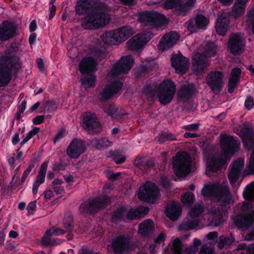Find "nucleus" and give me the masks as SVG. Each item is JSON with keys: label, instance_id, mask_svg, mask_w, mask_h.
<instances>
[{"label": "nucleus", "instance_id": "47", "mask_svg": "<svg viewBox=\"0 0 254 254\" xmlns=\"http://www.w3.org/2000/svg\"><path fill=\"white\" fill-rule=\"evenodd\" d=\"M95 144L96 147L98 149L101 150L110 146L112 144V142L108 138H103L97 139Z\"/></svg>", "mask_w": 254, "mask_h": 254}, {"label": "nucleus", "instance_id": "21", "mask_svg": "<svg viewBox=\"0 0 254 254\" xmlns=\"http://www.w3.org/2000/svg\"><path fill=\"white\" fill-rule=\"evenodd\" d=\"M239 134L242 136L244 141L248 145L254 144V130L250 128L248 125L244 124L238 127Z\"/></svg>", "mask_w": 254, "mask_h": 254}, {"label": "nucleus", "instance_id": "5", "mask_svg": "<svg viewBox=\"0 0 254 254\" xmlns=\"http://www.w3.org/2000/svg\"><path fill=\"white\" fill-rule=\"evenodd\" d=\"M20 67L19 59L13 55L0 59V87L7 84L10 80V73L16 72Z\"/></svg>", "mask_w": 254, "mask_h": 254}, {"label": "nucleus", "instance_id": "59", "mask_svg": "<svg viewBox=\"0 0 254 254\" xmlns=\"http://www.w3.org/2000/svg\"><path fill=\"white\" fill-rule=\"evenodd\" d=\"M140 215L138 214L137 209L130 210L127 215V218L129 220L139 219Z\"/></svg>", "mask_w": 254, "mask_h": 254}, {"label": "nucleus", "instance_id": "39", "mask_svg": "<svg viewBox=\"0 0 254 254\" xmlns=\"http://www.w3.org/2000/svg\"><path fill=\"white\" fill-rule=\"evenodd\" d=\"M52 236L51 233L49 232V230H47L42 238V245L45 246H55L61 243V241L60 240H58L57 241L52 240Z\"/></svg>", "mask_w": 254, "mask_h": 254}, {"label": "nucleus", "instance_id": "40", "mask_svg": "<svg viewBox=\"0 0 254 254\" xmlns=\"http://www.w3.org/2000/svg\"><path fill=\"white\" fill-rule=\"evenodd\" d=\"M81 81L85 88L93 87L95 85V76L93 74H88L82 77Z\"/></svg>", "mask_w": 254, "mask_h": 254}, {"label": "nucleus", "instance_id": "60", "mask_svg": "<svg viewBox=\"0 0 254 254\" xmlns=\"http://www.w3.org/2000/svg\"><path fill=\"white\" fill-rule=\"evenodd\" d=\"M248 171L250 174H254V150L253 151L250 157V163L248 166Z\"/></svg>", "mask_w": 254, "mask_h": 254}, {"label": "nucleus", "instance_id": "12", "mask_svg": "<svg viewBox=\"0 0 254 254\" xmlns=\"http://www.w3.org/2000/svg\"><path fill=\"white\" fill-rule=\"evenodd\" d=\"M139 20L145 25H162L165 23V17L163 15L156 11H144L140 13Z\"/></svg>", "mask_w": 254, "mask_h": 254}, {"label": "nucleus", "instance_id": "24", "mask_svg": "<svg viewBox=\"0 0 254 254\" xmlns=\"http://www.w3.org/2000/svg\"><path fill=\"white\" fill-rule=\"evenodd\" d=\"M244 159L238 158L232 165L231 170L228 175L229 180L231 184L235 183L238 179L244 164Z\"/></svg>", "mask_w": 254, "mask_h": 254}, {"label": "nucleus", "instance_id": "3", "mask_svg": "<svg viewBox=\"0 0 254 254\" xmlns=\"http://www.w3.org/2000/svg\"><path fill=\"white\" fill-rule=\"evenodd\" d=\"M219 138L221 153L215 154L207 161V170L212 172L219 170L226 164L227 159L238 152L240 148L239 141L232 136L221 134Z\"/></svg>", "mask_w": 254, "mask_h": 254}, {"label": "nucleus", "instance_id": "32", "mask_svg": "<svg viewBox=\"0 0 254 254\" xmlns=\"http://www.w3.org/2000/svg\"><path fill=\"white\" fill-rule=\"evenodd\" d=\"M199 223V220L198 218H194L189 215L180 225L179 229L184 231L193 229L198 225Z\"/></svg>", "mask_w": 254, "mask_h": 254}, {"label": "nucleus", "instance_id": "41", "mask_svg": "<svg viewBox=\"0 0 254 254\" xmlns=\"http://www.w3.org/2000/svg\"><path fill=\"white\" fill-rule=\"evenodd\" d=\"M204 53L207 57L210 58L214 56L217 53V47L215 43L213 42L207 43L205 47Z\"/></svg>", "mask_w": 254, "mask_h": 254}, {"label": "nucleus", "instance_id": "17", "mask_svg": "<svg viewBox=\"0 0 254 254\" xmlns=\"http://www.w3.org/2000/svg\"><path fill=\"white\" fill-rule=\"evenodd\" d=\"M209 23V20L201 14L197 15L194 19L189 20L187 23V28L190 33L196 32L198 30L204 29Z\"/></svg>", "mask_w": 254, "mask_h": 254}, {"label": "nucleus", "instance_id": "54", "mask_svg": "<svg viewBox=\"0 0 254 254\" xmlns=\"http://www.w3.org/2000/svg\"><path fill=\"white\" fill-rule=\"evenodd\" d=\"M232 242V239L227 238L222 236L219 237V241L218 243V247L219 249H222L225 246H228Z\"/></svg>", "mask_w": 254, "mask_h": 254}, {"label": "nucleus", "instance_id": "44", "mask_svg": "<svg viewBox=\"0 0 254 254\" xmlns=\"http://www.w3.org/2000/svg\"><path fill=\"white\" fill-rule=\"evenodd\" d=\"M156 139L160 143H162L168 140H177V138L172 133L166 132L160 134L156 137Z\"/></svg>", "mask_w": 254, "mask_h": 254}, {"label": "nucleus", "instance_id": "13", "mask_svg": "<svg viewBox=\"0 0 254 254\" xmlns=\"http://www.w3.org/2000/svg\"><path fill=\"white\" fill-rule=\"evenodd\" d=\"M224 75L218 71L210 72L206 78V83L214 92H218L222 89Z\"/></svg>", "mask_w": 254, "mask_h": 254}, {"label": "nucleus", "instance_id": "11", "mask_svg": "<svg viewBox=\"0 0 254 254\" xmlns=\"http://www.w3.org/2000/svg\"><path fill=\"white\" fill-rule=\"evenodd\" d=\"M85 150L86 145L83 140L74 138L68 145L66 153L69 158L77 159L85 152Z\"/></svg>", "mask_w": 254, "mask_h": 254}, {"label": "nucleus", "instance_id": "46", "mask_svg": "<svg viewBox=\"0 0 254 254\" xmlns=\"http://www.w3.org/2000/svg\"><path fill=\"white\" fill-rule=\"evenodd\" d=\"M243 194L244 196L249 200L254 198V182L247 186L244 191Z\"/></svg>", "mask_w": 254, "mask_h": 254}, {"label": "nucleus", "instance_id": "14", "mask_svg": "<svg viewBox=\"0 0 254 254\" xmlns=\"http://www.w3.org/2000/svg\"><path fill=\"white\" fill-rule=\"evenodd\" d=\"M130 240L128 236H119L112 241V248L117 254H125L130 248Z\"/></svg>", "mask_w": 254, "mask_h": 254}, {"label": "nucleus", "instance_id": "25", "mask_svg": "<svg viewBox=\"0 0 254 254\" xmlns=\"http://www.w3.org/2000/svg\"><path fill=\"white\" fill-rule=\"evenodd\" d=\"M222 207L217 205L211 207L207 215L208 221L215 225H219L222 221Z\"/></svg>", "mask_w": 254, "mask_h": 254}, {"label": "nucleus", "instance_id": "34", "mask_svg": "<svg viewBox=\"0 0 254 254\" xmlns=\"http://www.w3.org/2000/svg\"><path fill=\"white\" fill-rule=\"evenodd\" d=\"M154 227V222L150 219H147L139 225L138 232L142 236H146L153 231Z\"/></svg>", "mask_w": 254, "mask_h": 254}, {"label": "nucleus", "instance_id": "51", "mask_svg": "<svg viewBox=\"0 0 254 254\" xmlns=\"http://www.w3.org/2000/svg\"><path fill=\"white\" fill-rule=\"evenodd\" d=\"M246 23L248 26H251L254 34V6L249 11Z\"/></svg>", "mask_w": 254, "mask_h": 254}, {"label": "nucleus", "instance_id": "27", "mask_svg": "<svg viewBox=\"0 0 254 254\" xmlns=\"http://www.w3.org/2000/svg\"><path fill=\"white\" fill-rule=\"evenodd\" d=\"M15 32V27L10 22L4 21L0 26V40L6 41L12 37Z\"/></svg>", "mask_w": 254, "mask_h": 254}, {"label": "nucleus", "instance_id": "48", "mask_svg": "<svg viewBox=\"0 0 254 254\" xmlns=\"http://www.w3.org/2000/svg\"><path fill=\"white\" fill-rule=\"evenodd\" d=\"M194 200V194L190 192H187L182 197L181 200L186 205H190Z\"/></svg>", "mask_w": 254, "mask_h": 254}, {"label": "nucleus", "instance_id": "18", "mask_svg": "<svg viewBox=\"0 0 254 254\" xmlns=\"http://www.w3.org/2000/svg\"><path fill=\"white\" fill-rule=\"evenodd\" d=\"M179 36L177 33L171 31L164 35L158 44V49L164 51L176 45Z\"/></svg>", "mask_w": 254, "mask_h": 254}, {"label": "nucleus", "instance_id": "33", "mask_svg": "<svg viewBox=\"0 0 254 254\" xmlns=\"http://www.w3.org/2000/svg\"><path fill=\"white\" fill-rule=\"evenodd\" d=\"M249 0H236L232 10V15L237 18L244 14L246 4Z\"/></svg>", "mask_w": 254, "mask_h": 254}, {"label": "nucleus", "instance_id": "22", "mask_svg": "<svg viewBox=\"0 0 254 254\" xmlns=\"http://www.w3.org/2000/svg\"><path fill=\"white\" fill-rule=\"evenodd\" d=\"M97 60L92 57L83 58L80 62L79 69L82 74L88 73L96 70Z\"/></svg>", "mask_w": 254, "mask_h": 254}, {"label": "nucleus", "instance_id": "29", "mask_svg": "<svg viewBox=\"0 0 254 254\" xmlns=\"http://www.w3.org/2000/svg\"><path fill=\"white\" fill-rule=\"evenodd\" d=\"M194 90V86L193 84L183 85L178 91V97L180 101L185 102L191 96Z\"/></svg>", "mask_w": 254, "mask_h": 254}, {"label": "nucleus", "instance_id": "58", "mask_svg": "<svg viewBox=\"0 0 254 254\" xmlns=\"http://www.w3.org/2000/svg\"><path fill=\"white\" fill-rule=\"evenodd\" d=\"M49 232H50L53 236H58L67 233L65 230H63L56 227H53L50 228L49 230Z\"/></svg>", "mask_w": 254, "mask_h": 254}, {"label": "nucleus", "instance_id": "38", "mask_svg": "<svg viewBox=\"0 0 254 254\" xmlns=\"http://www.w3.org/2000/svg\"><path fill=\"white\" fill-rule=\"evenodd\" d=\"M63 225L65 230L68 233L67 239L70 240L72 238L71 232L73 227V217L70 214L65 215L63 221Z\"/></svg>", "mask_w": 254, "mask_h": 254}, {"label": "nucleus", "instance_id": "57", "mask_svg": "<svg viewBox=\"0 0 254 254\" xmlns=\"http://www.w3.org/2000/svg\"><path fill=\"white\" fill-rule=\"evenodd\" d=\"M198 254H216L212 247L206 245H203Z\"/></svg>", "mask_w": 254, "mask_h": 254}, {"label": "nucleus", "instance_id": "64", "mask_svg": "<svg viewBox=\"0 0 254 254\" xmlns=\"http://www.w3.org/2000/svg\"><path fill=\"white\" fill-rule=\"evenodd\" d=\"M113 159L117 164L122 163L126 160V157L121 154L114 155L113 156Z\"/></svg>", "mask_w": 254, "mask_h": 254}, {"label": "nucleus", "instance_id": "43", "mask_svg": "<svg viewBox=\"0 0 254 254\" xmlns=\"http://www.w3.org/2000/svg\"><path fill=\"white\" fill-rule=\"evenodd\" d=\"M204 207L200 204H196L189 211V215L194 218H198L199 216L203 212Z\"/></svg>", "mask_w": 254, "mask_h": 254}, {"label": "nucleus", "instance_id": "26", "mask_svg": "<svg viewBox=\"0 0 254 254\" xmlns=\"http://www.w3.org/2000/svg\"><path fill=\"white\" fill-rule=\"evenodd\" d=\"M166 215L172 221L178 220L182 213L180 204L178 202L171 201L166 209Z\"/></svg>", "mask_w": 254, "mask_h": 254}, {"label": "nucleus", "instance_id": "63", "mask_svg": "<svg viewBox=\"0 0 254 254\" xmlns=\"http://www.w3.org/2000/svg\"><path fill=\"white\" fill-rule=\"evenodd\" d=\"M35 166L34 164H30L26 171L23 174L22 177L21 178V182H24L26 179L27 178L31 170L34 168Z\"/></svg>", "mask_w": 254, "mask_h": 254}, {"label": "nucleus", "instance_id": "23", "mask_svg": "<svg viewBox=\"0 0 254 254\" xmlns=\"http://www.w3.org/2000/svg\"><path fill=\"white\" fill-rule=\"evenodd\" d=\"M254 224V209L248 213L238 216L236 220L237 227L247 229Z\"/></svg>", "mask_w": 254, "mask_h": 254}, {"label": "nucleus", "instance_id": "1", "mask_svg": "<svg viewBox=\"0 0 254 254\" xmlns=\"http://www.w3.org/2000/svg\"><path fill=\"white\" fill-rule=\"evenodd\" d=\"M79 14L86 13L81 21V26L85 29L97 30L108 25L112 17L111 8L106 3L90 0H80L76 7Z\"/></svg>", "mask_w": 254, "mask_h": 254}, {"label": "nucleus", "instance_id": "9", "mask_svg": "<svg viewBox=\"0 0 254 254\" xmlns=\"http://www.w3.org/2000/svg\"><path fill=\"white\" fill-rule=\"evenodd\" d=\"M110 203V199L107 196L96 197L93 200L82 204L80 207L81 213L92 214L101 208L106 207Z\"/></svg>", "mask_w": 254, "mask_h": 254}, {"label": "nucleus", "instance_id": "49", "mask_svg": "<svg viewBox=\"0 0 254 254\" xmlns=\"http://www.w3.org/2000/svg\"><path fill=\"white\" fill-rule=\"evenodd\" d=\"M172 251L174 254H182V244L181 240L178 238H176L172 245Z\"/></svg>", "mask_w": 254, "mask_h": 254}, {"label": "nucleus", "instance_id": "50", "mask_svg": "<svg viewBox=\"0 0 254 254\" xmlns=\"http://www.w3.org/2000/svg\"><path fill=\"white\" fill-rule=\"evenodd\" d=\"M125 213V209L124 208H120L116 211L113 214L111 221L113 222H117L120 220Z\"/></svg>", "mask_w": 254, "mask_h": 254}, {"label": "nucleus", "instance_id": "6", "mask_svg": "<svg viewBox=\"0 0 254 254\" xmlns=\"http://www.w3.org/2000/svg\"><path fill=\"white\" fill-rule=\"evenodd\" d=\"M191 158L184 151L178 152L173 158V167L176 175L184 177L190 172Z\"/></svg>", "mask_w": 254, "mask_h": 254}, {"label": "nucleus", "instance_id": "30", "mask_svg": "<svg viewBox=\"0 0 254 254\" xmlns=\"http://www.w3.org/2000/svg\"><path fill=\"white\" fill-rule=\"evenodd\" d=\"M241 74V69L240 68H234L231 72L229 79L228 92L232 93L238 85L240 76Z\"/></svg>", "mask_w": 254, "mask_h": 254}, {"label": "nucleus", "instance_id": "20", "mask_svg": "<svg viewBox=\"0 0 254 254\" xmlns=\"http://www.w3.org/2000/svg\"><path fill=\"white\" fill-rule=\"evenodd\" d=\"M192 64L194 71L200 72L209 66V63L204 55L197 52L192 57Z\"/></svg>", "mask_w": 254, "mask_h": 254}, {"label": "nucleus", "instance_id": "55", "mask_svg": "<svg viewBox=\"0 0 254 254\" xmlns=\"http://www.w3.org/2000/svg\"><path fill=\"white\" fill-rule=\"evenodd\" d=\"M195 2L196 0H188L185 3H184V1L182 2L181 7H180V11H187L190 8L193 7Z\"/></svg>", "mask_w": 254, "mask_h": 254}, {"label": "nucleus", "instance_id": "8", "mask_svg": "<svg viewBox=\"0 0 254 254\" xmlns=\"http://www.w3.org/2000/svg\"><path fill=\"white\" fill-rule=\"evenodd\" d=\"M159 196V190L156 185L150 182H146L139 189L138 197L141 200L155 202Z\"/></svg>", "mask_w": 254, "mask_h": 254}, {"label": "nucleus", "instance_id": "4", "mask_svg": "<svg viewBox=\"0 0 254 254\" xmlns=\"http://www.w3.org/2000/svg\"><path fill=\"white\" fill-rule=\"evenodd\" d=\"M201 192L203 196L219 202L220 205H227L231 201L230 192L225 183L204 185Z\"/></svg>", "mask_w": 254, "mask_h": 254}, {"label": "nucleus", "instance_id": "31", "mask_svg": "<svg viewBox=\"0 0 254 254\" xmlns=\"http://www.w3.org/2000/svg\"><path fill=\"white\" fill-rule=\"evenodd\" d=\"M120 43L125 41L134 34L133 29L129 26H124L115 29Z\"/></svg>", "mask_w": 254, "mask_h": 254}, {"label": "nucleus", "instance_id": "35", "mask_svg": "<svg viewBox=\"0 0 254 254\" xmlns=\"http://www.w3.org/2000/svg\"><path fill=\"white\" fill-rule=\"evenodd\" d=\"M115 29L102 34L101 38L107 44L116 45L120 43Z\"/></svg>", "mask_w": 254, "mask_h": 254}, {"label": "nucleus", "instance_id": "45", "mask_svg": "<svg viewBox=\"0 0 254 254\" xmlns=\"http://www.w3.org/2000/svg\"><path fill=\"white\" fill-rule=\"evenodd\" d=\"M164 7L166 9H172L175 8L180 11L181 3L180 0H165L163 2Z\"/></svg>", "mask_w": 254, "mask_h": 254}, {"label": "nucleus", "instance_id": "36", "mask_svg": "<svg viewBox=\"0 0 254 254\" xmlns=\"http://www.w3.org/2000/svg\"><path fill=\"white\" fill-rule=\"evenodd\" d=\"M104 112L114 119H120L124 115V113L122 112V109H119L114 104L108 106L104 109Z\"/></svg>", "mask_w": 254, "mask_h": 254}, {"label": "nucleus", "instance_id": "56", "mask_svg": "<svg viewBox=\"0 0 254 254\" xmlns=\"http://www.w3.org/2000/svg\"><path fill=\"white\" fill-rule=\"evenodd\" d=\"M217 19H221L222 26H225L226 28L229 27V15L227 13H222L218 18Z\"/></svg>", "mask_w": 254, "mask_h": 254}, {"label": "nucleus", "instance_id": "16", "mask_svg": "<svg viewBox=\"0 0 254 254\" xmlns=\"http://www.w3.org/2000/svg\"><path fill=\"white\" fill-rule=\"evenodd\" d=\"M82 126L89 132L98 131L100 125L94 113L87 112L83 116Z\"/></svg>", "mask_w": 254, "mask_h": 254}, {"label": "nucleus", "instance_id": "37", "mask_svg": "<svg viewBox=\"0 0 254 254\" xmlns=\"http://www.w3.org/2000/svg\"><path fill=\"white\" fill-rule=\"evenodd\" d=\"M134 165L141 172H146L148 169L152 166V162L149 160H145L144 158L140 157H137L134 160Z\"/></svg>", "mask_w": 254, "mask_h": 254}, {"label": "nucleus", "instance_id": "62", "mask_svg": "<svg viewBox=\"0 0 254 254\" xmlns=\"http://www.w3.org/2000/svg\"><path fill=\"white\" fill-rule=\"evenodd\" d=\"M218 234L216 232H210L206 235L207 239L210 241V242L209 243L210 245H212L215 243Z\"/></svg>", "mask_w": 254, "mask_h": 254}, {"label": "nucleus", "instance_id": "53", "mask_svg": "<svg viewBox=\"0 0 254 254\" xmlns=\"http://www.w3.org/2000/svg\"><path fill=\"white\" fill-rule=\"evenodd\" d=\"M40 130V128L37 127H35L33 129L30 130L27 135L22 139L20 142V144L23 145L24 144L29 141L32 137L37 134Z\"/></svg>", "mask_w": 254, "mask_h": 254}, {"label": "nucleus", "instance_id": "15", "mask_svg": "<svg viewBox=\"0 0 254 254\" xmlns=\"http://www.w3.org/2000/svg\"><path fill=\"white\" fill-rule=\"evenodd\" d=\"M151 36L147 33H140L133 36L127 42L128 49L131 50H138L149 41Z\"/></svg>", "mask_w": 254, "mask_h": 254}, {"label": "nucleus", "instance_id": "10", "mask_svg": "<svg viewBox=\"0 0 254 254\" xmlns=\"http://www.w3.org/2000/svg\"><path fill=\"white\" fill-rule=\"evenodd\" d=\"M228 47L231 54L234 56L241 55L245 47V40L240 33H233L228 42Z\"/></svg>", "mask_w": 254, "mask_h": 254}, {"label": "nucleus", "instance_id": "19", "mask_svg": "<svg viewBox=\"0 0 254 254\" xmlns=\"http://www.w3.org/2000/svg\"><path fill=\"white\" fill-rule=\"evenodd\" d=\"M172 65L176 72L183 74L188 70L189 65V60L181 54L173 55L172 57Z\"/></svg>", "mask_w": 254, "mask_h": 254}, {"label": "nucleus", "instance_id": "7", "mask_svg": "<svg viewBox=\"0 0 254 254\" xmlns=\"http://www.w3.org/2000/svg\"><path fill=\"white\" fill-rule=\"evenodd\" d=\"M176 91V86L173 81L164 80L158 86L156 95L161 104L166 105L172 101Z\"/></svg>", "mask_w": 254, "mask_h": 254}, {"label": "nucleus", "instance_id": "42", "mask_svg": "<svg viewBox=\"0 0 254 254\" xmlns=\"http://www.w3.org/2000/svg\"><path fill=\"white\" fill-rule=\"evenodd\" d=\"M237 254H254V245L247 247L245 244L239 245L237 249Z\"/></svg>", "mask_w": 254, "mask_h": 254}, {"label": "nucleus", "instance_id": "2", "mask_svg": "<svg viewBox=\"0 0 254 254\" xmlns=\"http://www.w3.org/2000/svg\"><path fill=\"white\" fill-rule=\"evenodd\" d=\"M134 64L131 56L122 57L115 64L107 76L108 85L101 94V99L107 100L114 94L117 93L123 86V83L118 79L130 70Z\"/></svg>", "mask_w": 254, "mask_h": 254}, {"label": "nucleus", "instance_id": "28", "mask_svg": "<svg viewBox=\"0 0 254 254\" xmlns=\"http://www.w3.org/2000/svg\"><path fill=\"white\" fill-rule=\"evenodd\" d=\"M48 162H45L41 165L38 175L33 185L32 192L35 195L40 185L45 182L46 174L48 168Z\"/></svg>", "mask_w": 254, "mask_h": 254}, {"label": "nucleus", "instance_id": "52", "mask_svg": "<svg viewBox=\"0 0 254 254\" xmlns=\"http://www.w3.org/2000/svg\"><path fill=\"white\" fill-rule=\"evenodd\" d=\"M221 19H217L215 26L216 31L218 34L224 36L227 32L229 28H226L225 26H222Z\"/></svg>", "mask_w": 254, "mask_h": 254}, {"label": "nucleus", "instance_id": "61", "mask_svg": "<svg viewBox=\"0 0 254 254\" xmlns=\"http://www.w3.org/2000/svg\"><path fill=\"white\" fill-rule=\"evenodd\" d=\"M254 105V98L251 96L247 97L245 102V106L246 108L248 110H251L253 108Z\"/></svg>", "mask_w": 254, "mask_h": 254}]
</instances>
